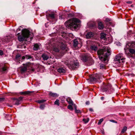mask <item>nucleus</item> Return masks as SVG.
<instances>
[{
	"label": "nucleus",
	"instance_id": "nucleus-47",
	"mask_svg": "<svg viewBox=\"0 0 135 135\" xmlns=\"http://www.w3.org/2000/svg\"><path fill=\"white\" fill-rule=\"evenodd\" d=\"M89 110L90 112H93V110L92 108H90L89 109Z\"/></svg>",
	"mask_w": 135,
	"mask_h": 135
},
{
	"label": "nucleus",
	"instance_id": "nucleus-39",
	"mask_svg": "<svg viewBox=\"0 0 135 135\" xmlns=\"http://www.w3.org/2000/svg\"><path fill=\"white\" fill-rule=\"evenodd\" d=\"M127 129V127H124L122 131V132H124Z\"/></svg>",
	"mask_w": 135,
	"mask_h": 135
},
{
	"label": "nucleus",
	"instance_id": "nucleus-32",
	"mask_svg": "<svg viewBox=\"0 0 135 135\" xmlns=\"http://www.w3.org/2000/svg\"><path fill=\"white\" fill-rule=\"evenodd\" d=\"M100 69H105V65L103 64H101L100 65Z\"/></svg>",
	"mask_w": 135,
	"mask_h": 135
},
{
	"label": "nucleus",
	"instance_id": "nucleus-27",
	"mask_svg": "<svg viewBox=\"0 0 135 135\" xmlns=\"http://www.w3.org/2000/svg\"><path fill=\"white\" fill-rule=\"evenodd\" d=\"M46 101V100L45 99H41L40 100H38L36 101V102L38 103H42L45 102Z\"/></svg>",
	"mask_w": 135,
	"mask_h": 135
},
{
	"label": "nucleus",
	"instance_id": "nucleus-43",
	"mask_svg": "<svg viewBox=\"0 0 135 135\" xmlns=\"http://www.w3.org/2000/svg\"><path fill=\"white\" fill-rule=\"evenodd\" d=\"M31 69L32 72H33L35 70V69L33 67H31Z\"/></svg>",
	"mask_w": 135,
	"mask_h": 135
},
{
	"label": "nucleus",
	"instance_id": "nucleus-7",
	"mask_svg": "<svg viewBox=\"0 0 135 135\" xmlns=\"http://www.w3.org/2000/svg\"><path fill=\"white\" fill-rule=\"evenodd\" d=\"M66 64L70 69H75L79 66V63L77 61H74L73 63H71L70 64L67 63Z\"/></svg>",
	"mask_w": 135,
	"mask_h": 135
},
{
	"label": "nucleus",
	"instance_id": "nucleus-35",
	"mask_svg": "<svg viewBox=\"0 0 135 135\" xmlns=\"http://www.w3.org/2000/svg\"><path fill=\"white\" fill-rule=\"evenodd\" d=\"M68 108L70 110L73 109V108L71 105H69L68 106Z\"/></svg>",
	"mask_w": 135,
	"mask_h": 135
},
{
	"label": "nucleus",
	"instance_id": "nucleus-31",
	"mask_svg": "<svg viewBox=\"0 0 135 135\" xmlns=\"http://www.w3.org/2000/svg\"><path fill=\"white\" fill-rule=\"evenodd\" d=\"M33 91H26L24 92V93L23 94H30L31 93H33Z\"/></svg>",
	"mask_w": 135,
	"mask_h": 135
},
{
	"label": "nucleus",
	"instance_id": "nucleus-50",
	"mask_svg": "<svg viewBox=\"0 0 135 135\" xmlns=\"http://www.w3.org/2000/svg\"><path fill=\"white\" fill-rule=\"evenodd\" d=\"M62 16H59V18L60 19H62Z\"/></svg>",
	"mask_w": 135,
	"mask_h": 135
},
{
	"label": "nucleus",
	"instance_id": "nucleus-19",
	"mask_svg": "<svg viewBox=\"0 0 135 135\" xmlns=\"http://www.w3.org/2000/svg\"><path fill=\"white\" fill-rule=\"evenodd\" d=\"M90 49L92 50L97 51L98 48L97 46L95 45H91L90 47Z\"/></svg>",
	"mask_w": 135,
	"mask_h": 135
},
{
	"label": "nucleus",
	"instance_id": "nucleus-25",
	"mask_svg": "<svg viewBox=\"0 0 135 135\" xmlns=\"http://www.w3.org/2000/svg\"><path fill=\"white\" fill-rule=\"evenodd\" d=\"M129 52L132 54H135V49H129Z\"/></svg>",
	"mask_w": 135,
	"mask_h": 135
},
{
	"label": "nucleus",
	"instance_id": "nucleus-22",
	"mask_svg": "<svg viewBox=\"0 0 135 135\" xmlns=\"http://www.w3.org/2000/svg\"><path fill=\"white\" fill-rule=\"evenodd\" d=\"M129 44L131 47L135 48V42H132Z\"/></svg>",
	"mask_w": 135,
	"mask_h": 135
},
{
	"label": "nucleus",
	"instance_id": "nucleus-16",
	"mask_svg": "<svg viewBox=\"0 0 135 135\" xmlns=\"http://www.w3.org/2000/svg\"><path fill=\"white\" fill-rule=\"evenodd\" d=\"M94 35V33L91 32H89L86 35V37L88 38L93 37Z\"/></svg>",
	"mask_w": 135,
	"mask_h": 135
},
{
	"label": "nucleus",
	"instance_id": "nucleus-49",
	"mask_svg": "<svg viewBox=\"0 0 135 135\" xmlns=\"http://www.w3.org/2000/svg\"><path fill=\"white\" fill-rule=\"evenodd\" d=\"M86 104L87 105H89V102L88 101L86 102Z\"/></svg>",
	"mask_w": 135,
	"mask_h": 135
},
{
	"label": "nucleus",
	"instance_id": "nucleus-40",
	"mask_svg": "<svg viewBox=\"0 0 135 135\" xmlns=\"http://www.w3.org/2000/svg\"><path fill=\"white\" fill-rule=\"evenodd\" d=\"M5 100V99L4 98H0V101H4Z\"/></svg>",
	"mask_w": 135,
	"mask_h": 135
},
{
	"label": "nucleus",
	"instance_id": "nucleus-46",
	"mask_svg": "<svg viewBox=\"0 0 135 135\" xmlns=\"http://www.w3.org/2000/svg\"><path fill=\"white\" fill-rule=\"evenodd\" d=\"M127 3L129 4H131L132 3L131 1H129L127 2Z\"/></svg>",
	"mask_w": 135,
	"mask_h": 135
},
{
	"label": "nucleus",
	"instance_id": "nucleus-33",
	"mask_svg": "<svg viewBox=\"0 0 135 135\" xmlns=\"http://www.w3.org/2000/svg\"><path fill=\"white\" fill-rule=\"evenodd\" d=\"M45 107V105L44 104L41 105L40 107V108L41 109H43Z\"/></svg>",
	"mask_w": 135,
	"mask_h": 135
},
{
	"label": "nucleus",
	"instance_id": "nucleus-37",
	"mask_svg": "<svg viewBox=\"0 0 135 135\" xmlns=\"http://www.w3.org/2000/svg\"><path fill=\"white\" fill-rule=\"evenodd\" d=\"M23 97H20L18 98L17 99L18 102H20L22 100Z\"/></svg>",
	"mask_w": 135,
	"mask_h": 135
},
{
	"label": "nucleus",
	"instance_id": "nucleus-30",
	"mask_svg": "<svg viewBox=\"0 0 135 135\" xmlns=\"http://www.w3.org/2000/svg\"><path fill=\"white\" fill-rule=\"evenodd\" d=\"M89 120V119L88 118L87 119L84 118L83 119V121H84L85 123H87L88 122Z\"/></svg>",
	"mask_w": 135,
	"mask_h": 135
},
{
	"label": "nucleus",
	"instance_id": "nucleus-17",
	"mask_svg": "<svg viewBox=\"0 0 135 135\" xmlns=\"http://www.w3.org/2000/svg\"><path fill=\"white\" fill-rule=\"evenodd\" d=\"M106 34L104 33H102L100 34V38L102 39H103L105 40H107V38L106 37Z\"/></svg>",
	"mask_w": 135,
	"mask_h": 135
},
{
	"label": "nucleus",
	"instance_id": "nucleus-23",
	"mask_svg": "<svg viewBox=\"0 0 135 135\" xmlns=\"http://www.w3.org/2000/svg\"><path fill=\"white\" fill-rule=\"evenodd\" d=\"M39 48V47L38 45L37 44H36L34 45L33 49L34 50H37Z\"/></svg>",
	"mask_w": 135,
	"mask_h": 135
},
{
	"label": "nucleus",
	"instance_id": "nucleus-28",
	"mask_svg": "<svg viewBox=\"0 0 135 135\" xmlns=\"http://www.w3.org/2000/svg\"><path fill=\"white\" fill-rule=\"evenodd\" d=\"M54 104L55 105H57L58 106H59L60 105V103H59V100L57 99L54 102Z\"/></svg>",
	"mask_w": 135,
	"mask_h": 135
},
{
	"label": "nucleus",
	"instance_id": "nucleus-18",
	"mask_svg": "<svg viewBox=\"0 0 135 135\" xmlns=\"http://www.w3.org/2000/svg\"><path fill=\"white\" fill-rule=\"evenodd\" d=\"M104 28L103 23L101 22H99L98 24V28L99 30H102Z\"/></svg>",
	"mask_w": 135,
	"mask_h": 135
},
{
	"label": "nucleus",
	"instance_id": "nucleus-51",
	"mask_svg": "<svg viewBox=\"0 0 135 135\" xmlns=\"http://www.w3.org/2000/svg\"><path fill=\"white\" fill-rule=\"evenodd\" d=\"M106 21H110L109 19H108V18H107L106 19Z\"/></svg>",
	"mask_w": 135,
	"mask_h": 135
},
{
	"label": "nucleus",
	"instance_id": "nucleus-3",
	"mask_svg": "<svg viewBox=\"0 0 135 135\" xmlns=\"http://www.w3.org/2000/svg\"><path fill=\"white\" fill-rule=\"evenodd\" d=\"M80 22L79 20L75 18H73L66 22L65 23V25L68 28H74L76 29L79 27Z\"/></svg>",
	"mask_w": 135,
	"mask_h": 135
},
{
	"label": "nucleus",
	"instance_id": "nucleus-13",
	"mask_svg": "<svg viewBox=\"0 0 135 135\" xmlns=\"http://www.w3.org/2000/svg\"><path fill=\"white\" fill-rule=\"evenodd\" d=\"M23 65H25V66L21 69V70L22 71L24 72L26 71L27 69V68H29L31 67V64L30 63H26L25 64H24Z\"/></svg>",
	"mask_w": 135,
	"mask_h": 135
},
{
	"label": "nucleus",
	"instance_id": "nucleus-2",
	"mask_svg": "<svg viewBox=\"0 0 135 135\" xmlns=\"http://www.w3.org/2000/svg\"><path fill=\"white\" fill-rule=\"evenodd\" d=\"M22 36L20 35L19 33L17 34V35L18 36V40L19 41H23L25 39L29 37H30L31 40H32L33 36V34L29 30L24 29L22 31Z\"/></svg>",
	"mask_w": 135,
	"mask_h": 135
},
{
	"label": "nucleus",
	"instance_id": "nucleus-41",
	"mask_svg": "<svg viewBox=\"0 0 135 135\" xmlns=\"http://www.w3.org/2000/svg\"><path fill=\"white\" fill-rule=\"evenodd\" d=\"M20 102H18V100L16 99V102L15 104L17 105H18L20 104Z\"/></svg>",
	"mask_w": 135,
	"mask_h": 135
},
{
	"label": "nucleus",
	"instance_id": "nucleus-10",
	"mask_svg": "<svg viewBox=\"0 0 135 135\" xmlns=\"http://www.w3.org/2000/svg\"><path fill=\"white\" fill-rule=\"evenodd\" d=\"M90 56L88 54H83L81 57V59L83 61L86 62L90 60Z\"/></svg>",
	"mask_w": 135,
	"mask_h": 135
},
{
	"label": "nucleus",
	"instance_id": "nucleus-15",
	"mask_svg": "<svg viewBox=\"0 0 135 135\" xmlns=\"http://www.w3.org/2000/svg\"><path fill=\"white\" fill-rule=\"evenodd\" d=\"M57 71L60 73H64L66 72V70L61 67H60L57 69Z\"/></svg>",
	"mask_w": 135,
	"mask_h": 135
},
{
	"label": "nucleus",
	"instance_id": "nucleus-44",
	"mask_svg": "<svg viewBox=\"0 0 135 135\" xmlns=\"http://www.w3.org/2000/svg\"><path fill=\"white\" fill-rule=\"evenodd\" d=\"M3 54V52L2 50H0V55H2Z\"/></svg>",
	"mask_w": 135,
	"mask_h": 135
},
{
	"label": "nucleus",
	"instance_id": "nucleus-1",
	"mask_svg": "<svg viewBox=\"0 0 135 135\" xmlns=\"http://www.w3.org/2000/svg\"><path fill=\"white\" fill-rule=\"evenodd\" d=\"M97 54L100 60L105 61L108 60L109 56L111 55L110 48L107 46H104L102 49H100L97 51Z\"/></svg>",
	"mask_w": 135,
	"mask_h": 135
},
{
	"label": "nucleus",
	"instance_id": "nucleus-29",
	"mask_svg": "<svg viewBox=\"0 0 135 135\" xmlns=\"http://www.w3.org/2000/svg\"><path fill=\"white\" fill-rule=\"evenodd\" d=\"M75 112L76 113H81V112L80 110H77L76 109V107L75 106Z\"/></svg>",
	"mask_w": 135,
	"mask_h": 135
},
{
	"label": "nucleus",
	"instance_id": "nucleus-4",
	"mask_svg": "<svg viewBox=\"0 0 135 135\" xmlns=\"http://www.w3.org/2000/svg\"><path fill=\"white\" fill-rule=\"evenodd\" d=\"M58 47H55L53 49V51L55 52H59L60 50L59 48L62 50H65L67 51L68 50V48L66 46V45L63 42H59V43Z\"/></svg>",
	"mask_w": 135,
	"mask_h": 135
},
{
	"label": "nucleus",
	"instance_id": "nucleus-38",
	"mask_svg": "<svg viewBox=\"0 0 135 135\" xmlns=\"http://www.w3.org/2000/svg\"><path fill=\"white\" fill-rule=\"evenodd\" d=\"M21 56L20 55H17L16 56V58L17 60H18L20 59Z\"/></svg>",
	"mask_w": 135,
	"mask_h": 135
},
{
	"label": "nucleus",
	"instance_id": "nucleus-45",
	"mask_svg": "<svg viewBox=\"0 0 135 135\" xmlns=\"http://www.w3.org/2000/svg\"><path fill=\"white\" fill-rule=\"evenodd\" d=\"M21 30V28H18L16 30V33L18 32L19 31H20Z\"/></svg>",
	"mask_w": 135,
	"mask_h": 135
},
{
	"label": "nucleus",
	"instance_id": "nucleus-48",
	"mask_svg": "<svg viewBox=\"0 0 135 135\" xmlns=\"http://www.w3.org/2000/svg\"><path fill=\"white\" fill-rule=\"evenodd\" d=\"M104 99V97H101L100 98V99L102 100H103Z\"/></svg>",
	"mask_w": 135,
	"mask_h": 135
},
{
	"label": "nucleus",
	"instance_id": "nucleus-5",
	"mask_svg": "<svg viewBox=\"0 0 135 135\" xmlns=\"http://www.w3.org/2000/svg\"><path fill=\"white\" fill-rule=\"evenodd\" d=\"M102 78V75L99 74H96L90 76L89 79L91 82L99 83L100 80Z\"/></svg>",
	"mask_w": 135,
	"mask_h": 135
},
{
	"label": "nucleus",
	"instance_id": "nucleus-20",
	"mask_svg": "<svg viewBox=\"0 0 135 135\" xmlns=\"http://www.w3.org/2000/svg\"><path fill=\"white\" fill-rule=\"evenodd\" d=\"M42 57L44 60H47L49 58V56L45 54H43L42 55Z\"/></svg>",
	"mask_w": 135,
	"mask_h": 135
},
{
	"label": "nucleus",
	"instance_id": "nucleus-6",
	"mask_svg": "<svg viewBox=\"0 0 135 135\" xmlns=\"http://www.w3.org/2000/svg\"><path fill=\"white\" fill-rule=\"evenodd\" d=\"M112 87L111 85L109 83L105 84L101 88V90L103 92H109L111 90Z\"/></svg>",
	"mask_w": 135,
	"mask_h": 135
},
{
	"label": "nucleus",
	"instance_id": "nucleus-8",
	"mask_svg": "<svg viewBox=\"0 0 135 135\" xmlns=\"http://www.w3.org/2000/svg\"><path fill=\"white\" fill-rule=\"evenodd\" d=\"M115 60L118 61V62L121 64L123 63L125 61V58H124L122 54L117 55L115 57Z\"/></svg>",
	"mask_w": 135,
	"mask_h": 135
},
{
	"label": "nucleus",
	"instance_id": "nucleus-12",
	"mask_svg": "<svg viewBox=\"0 0 135 135\" xmlns=\"http://www.w3.org/2000/svg\"><path fill=\"white\" fill-rule=\"evenodd\" d=\"M46 16L48 20L50 21V19H51L55 21L56 20L55 18V15L54 13H49Z\"/></svg>",
	"mask_w": 135,
	"mask_h": 135
},
{
	"label": "nucleus",
	"instance_id": "nucleus-11",
	"mask_svg": "<svg viewBox=\"0 0 135 135\" xmlns=\"http://www.w3.org/2000/svg\"><path fill=\"white\" fill-rule=\"evenodd\" d=\"M73 42V45L75 47H77L78 48H80L81 46V42L79 39H74Z\"/></svg>",
	"mask_w": 135,
	"mask_h": 135
},
{
	"label": "nucleus",
	"instance_id": "nucleus-9",
	"mask_svg": "<svg viewBox=\"0 0 135 135\" xmlns=\"http://www.w3.org/2000/svg\"><path fill=\"white\" fill-rule=\"evenodd\" d=\"M12 38V37L8 35L5 37L2 40L0 39V46L2 44H4V42H8Z\"/></svg>",
	"mask_w": 135,
	"mask_h": 135
},
{
	"label": "nucleus",
	"instance_id": "nucleus-36",
	"mask_svg": "<svg viewBox=\"0 0 135 135\" xmlns=\"http://www.w3.org/2000/svg\"><path fill=\"white\" fill-rule=\"evenodd\" d=\"M64 38L66 36V34L64 33V32L62 33L61 35Z\"/></svg>",
	"mask_w": 135,
	"mask_h": 135
},
{
	"label": "nucleus",
	"instance_id": "nucleus-24",
	"mask_svg": "<svg viewBox=\"0 0 135 135\" xmlns=\"http://www.w3.org/2000/svg\"><path fill=\"white\" fill-rule=\"evenodd\" d=\"M7 68L5 67H3L0 69V71L2 72V73H4L6 70Z\"/></svg>",
	"mask_w": 135,
	"mask_h": 135
},
{
	"label": "nucleus",
	"instance_id": "nucleus-34",
	"mask_svg": "<svg viewBox=\"0 0 135 135\" xmlns=\"http://www.w3.org/2000/svg\"><path fill=\"white\" fill-rule=\"evenodd\" d=\"M103 119L102 118L100 119L98 123V124L99 125L103 121Z\"/></svg>",
	"mask_w": 135,
	"mask_h": 135
},
{
	"label": "nucleus",
	"instance_id": "nucleus-21",
	"mask_svg": "<svg viewBox=\"0 0 135 135\" xmlns=\"http://www.w3.org/2000/svg\"><path fill=\"white\" fill-rule=\"evenodd\" d=\"M49 94L50 96L54 97H57L58 96V95L56 93H50Z\"/></svg>",
	"mask_w": 135,
	"mask_h": 135
},
{
	"label": "nucleus",
	"instance_id": "nucleus-26",
	"mask_svg": "<svg viewBox=\"0 0 135 135\" xmlns=\"http://www.w3.org/2000/svg\"><path fill=\"white\" fill-rule=\"evenodd\" d=\"M66 101L70 104H73V102L70 98H67L66 99Z\"/></svg>",
	"mask_w": 135,
	"mask_h": 135
},
{
	"label": "nucleus",
	"instance_id": "nucleus-14",
	"mask_svg": "<svg viewBox=\"0 0 135 135\" xmlns=\"http://www.w3.org/2000/svg\"><path fill=\"white\" fill-rule=\"evenodd\" d=\"M25 59H30V60H33V58L32 56L31 55H26L23 56L21 58V60H23Z\"/></svg>",
	"mask_w": 135,
	"mask_h": 135
},
{
	"label": "nucleus",
	"instance_id": "nucleus-42",
	"mask_svg": "<svg viewBox=\"0 0 135 135\" xmlns=\"http://www.w3.org/2000/svg\"><path fill=\"white\" fill-rule=\"evenodd\" d=\"M110 120L111 122H114V123H117V122L115 120H114L111 119V120Z\"/></svg>",
	"mask_w": 135,
	"mask_h": 135
}]
</instances>
